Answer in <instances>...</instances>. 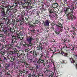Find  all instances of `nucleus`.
I'll return each mask as SVG.
<instances>
[{
  "mask_svg": "<svg viewBox=\"0 0 77 77\" xmlns=\"http://www.w3.org/2000/svg\"><path fill=\"white\" fill-rule=\"evenodd\" d=\"M0 8H1L0 9V13L2 16H5L6 14L7 15H8V16L9 15V16H12V14L11 13H12V11H10L8 12V11H7V10L6 11V8L4 7L3 5H2V4H0Z\"/></svg>",
  "mask_w": 77,
  "mask_h": 77,
  "instance_id": "nucleus-1",
  "label": "nucleus"
},
{
  "mask_svg": "<svg viewBox=\"0 0 77 77\" xmlns=\"http://www.w3.org/2000/svg\"><path fill=\"white\" fill-rule=\"evenodd\" d=\"M16 21H19L20 25H22V24H23L24 22H25V24H28V25L29 23H31L30 21V19L29 17H25L24 19V16L22 15L21 16V17L20 18L18 19H17Z\"/></svg>",
  "mask_w": 77,
  "mask_h": 77,
  "instance_id": "nucleus-2",
  "label": "nucleus"
},
{
  "mask_svg": "<svg viewBox=\"0 0 77 77\" xmlns=\"http://www.w3.org/2000/svg\"><path fill=\"white\" fill-rule=\"evenodd\" d=\"M26 41L29 43V44L27 45H26V47H32L33 44L32 43V40H34V37L32 36H28L26 38Z\"/></svg>",
  "mask_w": 77,
  "mask_h": 77,
  "instance_id": "nucleus-3",
  "label": "nucleus"
},
{
  "mask_svg": "<svg viewBox=\"0 0 77 77\" xmlns=\"http://www.w3.org/2000/svg\"><path fill=\"white\" fill-rule=\"evenodd\" d=\"M20 35H21V34L18 33L15 35H12L11 41L14 43H17V40H18L20 38Z\"/></svg>",
  "mask_w": 77,
  "mask_h": 77,
  "instance_id": "nucleus-4",
  "label": "nucleus"
},
{
  "mask_svg": "<svg viewBox=\"0 0 77 77\" xmlns=\"http://www.w3.org/2000/svg\"><path fill=\"white\" fill-rule=\"evenodd\" d=\"M37 63L38 64L36 65V68H39L40 67V65L41 63L43 64V66H45V60H44L41 59V58H39L38 60L37 61Z\"/></svg>",
  "mask_w": 77,
  "mask_h": 77,
  "instance_id": "nucleus-5",
  "label": "nucleus"
},
{
  "mask_svg": "<svg viewBox=\"0 0 77 77\" xmlns=\"http://www.w3.org/2000/svg\"><path fill=\"white\" fill-rule=\"evenodd\" d=\"M27 0H17L16 2L19 5H22V7L26 3V2H27Z\"/></svg>",
  "mask_w": 77,
  "mask_h": 77,
  "instance_id": "nucleus-6",
  "label": "nucleus"
},
{
  "mask_svg": "<svg viewBox=\"0 0 77 77\" xmlns=\"http://www.w3.org/2000/svg\"><path fill=\"white\" fill-rule=\"evenodd\" d=\"M38 23L39 20H35L34 22H31V23H29V27H34L35 26V24H38Z\"/></svg>",
  "mask_w": 77,
  "mask_h": 77,
  "instance_id": "nucleus-7",
  "label": "nucleus"
},
{
  "mask_svg": "<svg viewBox=\"0 0 77 77\" xmlns=\"http://www.w3.org/2000/svg\"><path fill=\"white\" fill-rule=\"evenodd\" d=\"M20 62L22 63H24V64H25V66L26 68H28V67L30 66V64L27 63V61H26L24 59L23 60H20Z\"/></svg>",
  "mask_w": 77,
  "mask_h": 77,
  "instance_id": "nucleus-8",
  "label": "nucleus"
},
{
  "mask_svg": "<svg viewBox=\"0 0 77 77\" xmlns=\"http://www.w3.org/2000/svg\"><path fill=\"white\" fill-rule=\"evenodd\" d=\"M15 44V43L11 42V43L9 44V48L11 49H12L14 51H15L16 50V48L14 47V45Z\"/></svg>",
  "mask_w": 77,
  "mask_h": 77,
  "instance_id": "nucleus-9",
  "label": "nucleus"
},
{
  "mask_svg": "<svg viewBox=\"0 0 77 77\" xmlns=\"http://www.w3.org/2000/svg\"><path fill=\"white\" fill-rule=\"evenodd\" d=\"M50 21L49 20H47L46 21L42 23V25L43 26H44V27H48L50 26Z\"/></svg>",
  "mask_w": 77,
  "mask_h": 77,
  "instance_id": "nucleus-10",
  "label": "nucleus"
},
{
  "mask_svg": "<svg viewBox=\"0 0 77 77\" xmlns=\"http://www.w3.org/2000/svg\"><path fill=\"white\" fill-rule=\"evenodd\" d=\"M10 60L11 62H14L15 61H18V60L17 57H15V56H12L10 57Z\"/></svg>",
  "mask_w": 77,
  "mask_h": 77,
  "instance_id": "nucleus-11",
  "label": "nucleus"
},
{
  "mask_svg": "<svg viewBox=\"0 0 77 77\" xmlns=\"http://www.w3.org/2000/svg\"><path fill=\"white\" fill-rule=\"evenodd\" d=\"M63 48H65V50L67 53H70V51L71 50V48L67 47V46L66 45H65V46L63 47Z\"/></svg>",
  "mask_w": 77,
  "mask_h": 77,
  "instance_id": "nucleus-12",
  "label": "nucleus"
},
{
  "mask_svg": "<svg viewBox=\"0 0 77 77\" xmlns=\"http://www.w3.org/2000/svg\"><path fill=\"white\" fill-rule=\"evenodd\" d=\"M29 6V5L28 6V5H27V4L26 3L25 4H24V5L22 7V8H23L24 9H26V11H29V7H30Z\"/></svg>",
  "mask_w": 77,
  "mask_h": 77,
  "instance_id": "nucleus-13",
  "label": "nucleus"
},
{
  "mask_svg": "<svg viewBox=\"0 0 77 77\" xmlns=\"http://www.w3.org/2000/svg\"><path fill=\"white\" fill-rule=\"evenodd\" d=\"M7 8V11H9L10 10H12V11H14V6H11L10 5H9L8 6L6 7Z\"/></svg>",
  "mask_w": 77,
  "mask_h": 77,
  "instance_id": "nucleus-14",
  "label": "nucleus"
},
{
  "mask_svg": "<svg viewBox=\"0 0 77 77\" xmlns=\"http://www.w3.org/2000/svg\"><path fill=\"white\" fill-rule=\"evenodd\" d=\"M5 55V52L3 51V50L0 49V56L1 57H3Z\"/></svg>",
  "mask_w": 77,
  "mask_h": 77,
  "instance_id": "nucleus-15",
  "label": "nucleus"
},
{
  "mask_svg": "<svg viewBox=\"0 0 77 77\" xmlns=\"http://www.w3.org/2000/svg\"><path fill=\"white\" fill-rule=\"evenodd\" d=\"M59 6V5H58V3H54L52 5V7L53 8H57Z\"/></svg>",
  "mask_w": 77,
  "mask_h": 77,
  "instance_id": "nucleus-16",
  "label": "nucleus"
},
{
  "mask_svg": "<svg viewBox=\"0 0 77 77\" xmlns=\"http://www.w3.org/2000/svg\"><path fill=\"white\" fill-rule=\"evenodd\" d=\"M37 48L38 50H40L41 51H42V49L43 48L42 47V45H38L37 46Z\"/></svg>",
  "mask_w": 77,
  "mask_h": 77,
  "instance_id": "nucleus-17",
  "label": "nucleus"
},
{
  "mask_svg": "<svg viewBox=\"0 0 77 77\" xmlns=\"http://www.w3.org/2000/svg\"><path fill=\"white\" fill-rule=\"evenodd\" d=\"M5 24L6 25L8 26V27H10V24H12L11 23V21L9 20H8L5 21Z\"/></svg>",
  "mask_w": 77,
  "mask_h": 77,
  "instance_id": "nucleus-18",
  "label": "nucleus"
},
{
  "mask_svg": "<svg viewBox=\"0 0 77 77\" xmlns=\"http://www.w3.org/2000/svg\"><path fill=\"white\" fill-rule=\"evenodd\" d=\"M17 51V49L15 51H9V52L8 53V54H11V55H13V54H15V53H16V51Z\"/></svg>",
  "mask_w": 77,
  "mask_h": 77,
  "instance_id": "nucleus-19",
  "label": "nucleus"
},
{
  "mask_svg": "<svg viewBox=\"0 0 77 77\" xmlns=\"http://www.w3.org/2000/svg\"><path fill=\"white\" fill-rule=\"evenodd\" d=\"M62 31H63V26H62L61 27V29H60V31L59 32H57V31H55V33H56L57 35H59V33H62Z\"/></svg>",
  "mask_w": 77,
  "mask_h": 77,
  "instance_id": "nucleus-20",
  "label": "nucleus"
},
{
  "mask_svg": "<svg viewBox=\"0 0 77 77\" xmlns=\"http://www.w3.org/2000/svg\"><path fill=\"white\" fill-rule=\"evenodd\" d=\"M1 65V66L2 67L1 68H3V66H6V68H9L10 67V64H9V63H5V64L4 65H3V66L2 67V65L0 64Z\"/></svg>",
  "mask_w": 77,
  "mask_h": 77,
  "instance_id": "nucleus-21",
  "label": "nucleus"
},
{
  "mask_svg": "<svg viewBox=\"0 0 77 77\" xmlns=\"http://www.w3.org/2000/svg\"><path fill=\"white\" fill-rule=\"evenodd\" d=\"M69 59L70 60H71V63H73V64L74 65V66H75V64L76 65L77 64V63H75V60H74V59H73V58H72L71 59L72 60L71 61V58H69Z\"/></svg>",
  "mask_w": 77,
  "mask_h": 77,
  "instance_id": "nucleus-22",
  "label": "nucleus"
},
{
  "mask_svg": "<svg viewBox=\"0 0 77 77\" xmlns=\"http://www.w3.org/2000/svg\"><path fill=\"white\" fill-rule=\"evenodd\" d=\"M56 26H58V27H60V29H61L62 27H63V26H62V25L61 23L59 22L57 23L56 24Z\"/></svg>",
  "mask_w": 77,
  "mask_h": 77,
  "instance_id": "nucleus-23",
  "label": "nucleus"
},
{
  "mask_svg": "<svg viewBox=\"0 0 77 77\" xmlns=\"http://www.w3.org/2000/svg\"><path fill=\"white\" fill-rule=\"evenodd\" d=\"M38 53H36V51L35 50V49L33 50V54L34 57H37V54Z\"/></svg>",
  "mask_w": 77,
  "mask_h": 77,
  "instance_id": "nucleus-24",
  "label": "nucleus"
},
{
  "mask_svg": "<svg viewBox=\"0 0 77 77\" xmlns=\"http://www.w3.org/2000/svg\"><path fill=\"white\" fill-rule=\"evenodd\" d=\"M72 59H74L75 60H76L77 59V54H73L72 55Z\"/></svg>",
  "mask_w": 77,
  "mask_h": 77,
  "instance_id": "nucleus-25",
  "label": "nucleus"
},
{
  "mask_svg": "<svg viewBox=\"0 0 77 77\" xmlns=\"http://www.w3.org/2000/svg\"><path fill=\"white\" fill-rule=\"evenodd\" d=\"M51 2H52V0H47V3L48 6L50 5Z\"/></svg>",
  "mask_w": 77,
  "mask_h": 77,
  "instance_id": "nucleus-26",
  "label": "nucleus"
},
{
  "mask_svg": "<svg viewBox=\"0 0 77 77\" xmlns=\"http://www.w3.org/2000/svg\"><path fill=\"white\" fill-rule=\"evenodd\" d=\"M8 19V17L7 16H5V15L3 16V17H2V18H0V20H2V21H3V20H4L5 21H6V20Z\"/></svg>",
  "mask_w": 77,
  "mask_h": 77,
  "instance_id": "nucleus-27",
  "label": "nucleus"
},
{
  "mask_svg": "<svg viewBox=\"0 0 77 77\" xmlns=\"http://www.w3.org/2000/svg\"><path fill=\"white\" fill-rule=\"evenodd\" d=\"M13 6L14 8H17L18 7V4H17V2H14L13 3Z\"/></svg>",
  "mask_w": 77,
  "mask_h": 77,
  "instance_id": "nucleus-28",
  "label": "nucleus"
},
{
  "mask_svg": "<svg viewBox=\"0 0 77 77\" xmlns=\"http://www.w3.org/2000/svg\"><path fill=\"white\" fill-rule=\"evenodd\" d=\"M19 19H16V22L15 21L14 22H12L11 23V24H12V25H13V26H14V25H15V26H16L17 25V22H20L19 21H17V20H18V19H19Z\"/></svg>",
  "mask_w": 77,
  "mask_h": 77,
  "instance_id": "nucleus-29",
  "label": "nucleus"
},
{
  "mask_svg": "<svg viewBox=\"0 0 77 77\" xmlns=\"http://www.w3.org/2000/svg\"><path fill=\"white\" fill-rule=\"evenodd\" d=\"M17 51H18L17 50H16L15 54L17 56V57H20V56H22L21 54H20L17 53Z\"/></svg>",
  "mask_w": 77,
  "mask_h": 77,
  "instance_id": "nucleus-30",
  "label": "nucleus"
},
{
  "mask_svg": "<svg viewBox=\"0 0 77 77\" xmlns=\"http://www.w3.org/2000/svg\"><path fill=\"white\" fill-rule=\"evenodd\" d=\"M40 57H39V58H40L41 59H42V58H43V57H44V53H42L40 56Z\"/></svg>",
  "mask_w": 77,
  "mask_h": 77,
  "instance_id": "nucleus-31",
  "label": "nucleus"
},
{
  "mask_svg": "<svg viewBox=\"0 0 77 77\" xmlns=\"http://www.w3.org/2000/svg\"><path fill=\"white\" fill-rule=\"evenodd\" d=\"M30 2H32V0H26V3L28 5V6H30L29 4L30 3Z\"/></svg>",
  "mask_w": 77,
  "mask_h": 77,
  "instance_id": "nucleus-32",
  "label": "nucleus"
},
{
  "mask_svg": "<svg viewBox=\"0 0 77 77\" xmlns=\"http://www.w3.org/2000/svg\"><path fill=\"white\" fill-rule=\"evenodd\" d=\"M25 56H26L27 57H29V54H28V51L26 49L25 50Z\"/></svg>",
  "mask_w": 77,
  "mask_h": 77,
  "instance_id": "nucleus-33",
  "label": "nucleus"
},
{
  "mask_svg": "<svg viewBox=\"0 0 77 77\" xmlns=\"http://www.w3.org/2000/svg\"><path fill=\"white\" fill-rule=\"evenodd\" d=\"M60 6L61 8H63L65 6V5L63 4V3L61 2L60 3Z\"/></svg>",
  "mask_w": 77,
  "mask_h": 77,
  "instance_id": "nucleus-34",
  "label": "nucleus"
},
{
  "mask_svg": "<svg viewBox=\"0 0 77 77\" xmlns=\"http://www.w3.org/2000/svg\"><path fill=\"white\" fill-rule=\"evenodd\" d=\"M7 31H8L6 29H3L1 32H4V33H6V32H7Z\"/></svg>",
  "mask_w": 77,
  "mask_h": 77,
  "instance_id": "nucleus-35",
  "label": "nucleus"
},
{
  "mask_svg": "<svg viewBox=\"0 0 77 77\" xmlns=\"http://www.w3.org/2000/svg\"><path fill=\"white\" fill-rule=\"evenodd\" d=\"M69 18H70V20H74V16L72 15L69 16Z\"/></svg>",
  "mask_w": 77,
  "mask_h": 77,
  "instance_id": "nucleus-36",
  "label": "nucleus"
},
{
  "mask_svg": "<svg viewBox=\"0 0 77 77\" xmlns=\"http://www.w3.org/2000/svg\"><path fill=\"white\" fill-rule=\"evenodd\" d=\"M5 72V73H7L9 71V70L8 69V68H6L4 70Z\"/></svg>",
  "mask_w": 77,
  "mask_h": 77,
  "instance_id": "nucleus-37",
  "label": "nucleus"
},
{
  "mask_svg": "<svg viewBox=\"0 0 77 77\" xmlns=\"http://www.w3.org/2000/svg\"><path fill=\"white\" fill-rule=\"evenodd\" d=\"M8 59L6 58V57H4V59L3 60H2V61H3L5 62V61H8Z\"/></svg>",
  "mask_w": 77,
  "mask_h": 77,
  "instance_id": "nucleus-38",
  "label": "nucleus"
},
{
  "mask_svg": "<svg viewBox=\"0 0 77 77\" xmlns=\"http://www.w3.org/2000/svg\"><path fill=\"white\" fill-rule=\"evenodd\" d=\"M48 70L47 69V68H45V71L44 72V73H48Z\"/></svg>",
  "mask_w": 77,
  "mask_h": 77,
  "instance_id": "nucleus-39",
  "label": "nucleus"
},
{
  "mask_svg": "<svg viewBox=\"0 0 77 77\" xmlns=\"http://www.w3.org/2000/svg\"><path fill=\"white\" fill-rule=\"evenodd\" d=\"M64 44H65L66 43H68V38H65L64 40Z\"/></svg>",
  "mask_w": 77,
  "mask_h": 77,
  "instance_id": "nucleus-40",
  "label": "nucleus"
},
{
  "mask_svg": "<svg viewBox=\"0 0 77 77\" xmlns=\"http://www.w3.org/2000/svg\"><path fill=\"white\" fill-rule=\"evenodd\" d=\"M46 63H47V66L48 67V68H50V64H49L48 65V60H47L46 62Z\"/></svg>",
  "mask_w": 77,
  "mask_h": 77,
  "instance_id": "nucleus-41",
  "label": "nucleus"
},
{
  "mask_svg": "<svg viewBox=\"0 0 77 77\" xmlns=\"http://www.w3.org/2000/svg\"><path fill=\"white\" fill-rule=\"evenodd\" d=\"M72 14H71L70 13H69L68 14H66V17H70V16H71V15H72Z\"/></svg>",
  "mask_w": 77,
  "mask_h": 77,
  "instance_id": "nucleus-42",
  "label": "nucleus"
},
{
  "mask_svg": "<svg viewBox=\"0 0 77 77\" xmlns=\"http://www.w3.org/2000/svg\"><path fill=\"white\" fill-rule=\"evenodd\" d=\"M0 63H2V64H4L5 62L3 61L2 59L0 58Z\"/></svg>",
  "mask_w": 77,
  "mask_h": 77,
  "instance_id": "nucleus-43",
  "label": "nucleus"
},
{
  "mask_svg": "<svg viewBox=\"0 0 77 77\" xmlns=\"http://www.w3.org/2000/svg\"><path fill=\"white\" fill-rule=\"evenodd\" d=\"M32 32V34H35V29H32L31 30V32Z\"/></svg>",
  "mask_w": 77,
  "mask_h": 77,
  "instance_id": "nucleus-44",
  "label": "nucleus"
},
{
  "mask_svg": "<svg viewBox=\"0 0 77 77\" xmlns=\"http://www.w3.org/2000/svg\"><path fill=\"white\" fill-rule=\"evenodd\" d=\"M5 47L7 48V50H9L10 49L9 44L8 45H6Z\"/></svg>",
  "mask_w": 77,
  "mask_h": 77,
  "instance_id": "nucleus-45",
  "label": "nucleus"
},
{
  "mask_svg": "<svg viewBox=\"0 0 77 77\" xmlns=\"http://www.w3.org/2000/svg\"><path fill=\"white\" fill-rule=\"evenodd\" d=\"M54 69L55 72H59V70H58L57 69H56V68H54Z\"/></svg>",
  "mask_w": 77,
  "mask_h": 77,
  "instance_id": "nucleus-46",
  "label": "nucleus"
},
{
  "mask_svg": "<svg viewBox=\"0 0 77 77\" xmlns=\"http://www.w3.org/2000/svg\"><path fill=\"white\" fill-rule=\"evenodd\" d=\"M9 57H10V56H9V54H7V55H6V58L7 59H10V58H9Z\"/></svg>",
  "mask_w": 77,
  "mask_h": 77,
  "instance_id": "nucleus-47",
  "label": "nucleus"
},
{
  "mask_svg": "<svg viewBox=\"0 0 77 77\" xmlns=\"http://www.w3.org/2000/svg\"><path fill=\"white\" fill-rule=\"evenodd\" d=\"M20 33V34L19 35V39H20V40H23V37H20V36H22V35L21 34V33Z\"/></svg>",
  "mask_w": 77,
  "mask_h": 77,
  "instance_id": "nucleus-48",
  "label": "nucleus"
},
{
  "mask_svg": "<svg viewBox=\"0 0 77 77\" xmlns=\"http://www.w3.org/2000/svg\"><path fill=\"white\" fill-rule=\"evenodd\" d=\"M0 27L1 28H3V23H0Z\"/></svg>",
  "mask_w": 77,
  "mask_h": 77,
  "instance_id": "nucleus-49",
  "label": "nucleus"
},
{
  "mask_svg": "<svg viewBox=\"0 0 77 77\" xmlns=\"http://www.w3.org/2000/svg\"><path fill=\"white\" fill-rule=\"evenodd\" d=\"M35 8H34L33 10L32 11V12H31L32 14H33V15L35 14Z\"/></svg>",
  "mask_w": 77,
  "mask_h": 77,
  "instance_id": "nucleus-50",
  "label": "nucleus"
},
{
  "mask_svg": "<svg viewBox=\"0 0 77 77\" xmlns=\"http://www.w3.org/2000/svg\"><path fill=\"white\" fill-rule=\"evenodd\" d=\"M44 44H45V45L46 46H47L48 45V41H46V42H44Z\"/></svg>",
  "mask_w": 77,
  "mask_h": 77,
  "instance_id": "nucleus-51",
  "label": "nucleus"
},
{
  "mask_svg": "<svg viewBox=\"0 0 77 77\" xmlns=\"http://www.w3.org/2000/svg\"><path fill=\"white\" fill-rule=\"evenodd\" d=\"M28 15H29V16H31L32 15V12L30 11L28 13Z\"/></svg>",
  "mask_w": 77,
  "mask_h": 77,
  "instance_id": "nucleus-52",
  "label": "nucleus"
},
{
  "mask_svg": "<svg viewBox=\"0 0 77 77\" xmlns=\"http://www.w3.org/2000/svg\"><path fill=\"white\" fill-rule=\"evenodd\" d=\"M18 28L17 26H14V30H18Z\"/></svg>",
  "mask_w": 77,
  "mask_h": 77,
  "instance_id": "nucleus-53",
  "label": "nucleus"
},
{
  "mask_svg": "<svg viewBox=\"0 0 77 77\" xmlns=\"http://www.w3.org/2000/svg\"><path fill=\"white\" fill-rule=\"evenodd\" d=\"M77 5H76L74 6V7H73L72 8V9L73 10H74V8L75 9H77V4H76Z\"/></svg>",
  "mask_w": 77,
  "mask_h": 77,
  "instance_id": "nucleus-54",
  "label": "nucleus"
},
{
  "mask_svg": "<svg viewBox=\"0 0 77 77\" xmlns=\"http://www.w3.org/2000/svg\"><path fill=\"white\" fill-rule=\"evenodd\" d=\"M14 32H15V29H14L11 28V33H14Z\"/></svg>",
  "mask_w": 77,
  "mask_h": 77,
  "instance_id": "nucleus-55",
  "label": "nucleus"
},
{
  "mask_svg": "<svg viewBox=\"0 0 77 77\" xmlns=\"http://www.w3.org/2000/svg\"><path fill=\"white\" fill-rule=\"evenodd\" d=\"M65 28H66L67 30H69V29H70V28H69V27H68L67 26H65Z\"/></svg>",
  "mask_w": 77,
  "mask_h": 77,
  "instance_id": "nucleus-56",
  "label": "nucleus"
},
{
  "mask_svg": "<svg viewBox=\"0 0 77 77\" xmlns=\"http://www.w3.org/2000/svg\"><path fill=\"white\" fill-rule=\"evenodd\" d=\"M2 49H3L5 51V48H6V45H3L2 47Z\"/></svg>",
  "mask_w": 77,
  "mask_h": 77,
  "instance_id": "nucleus-57",
  "label": "nucleus"
},
{
  "mask_svg": "<svg viewBox=\"0 0 77 77\" xmlns=\"http://www.w3.org/2000/svg\"><path fill=\"white\" fill-rule=\"evenodd\" d=\"M49 12H50V14H52V13H53V9H50Z\"/></svg>",
  "mask_w": 77,
  "mask_h": 77,
  "instance_id": "nucleus-58",
  "label": "nucleus"
},
{
  "mask_svg": "<svg viewBox=\"0 0 77 77\" xmlns=\"http://www.w3.org/2000/svg\"><path fill=\"white\" fill-rule=\"evenodd\" d=\"M18 10H17V9H14L12 11H13L15 13V12H17V11Z\"/></svg>",
  "mask_w": 77,
  "mask_h": 77,
  "instance_id": "nucleus-59",
  "label": "nucleus"
},
{
  "mask_svg": "<svg viewBox=\"0 0 77 77\" xmlns=\"http://www.w3.org/2000/svg\"><path fill=\"white\" fill-rule=\"evenodd\" d=\"M12 21H11V23H14V22H15V19H14V18L13 17L12 18Z\"/></svg>",
  "mask_w": 77,
  "mask_h": 77,
  "instance_id": "nucleus-60",
  "label": "nucleus"
},
{
  "mask_svg": "<svg viewBox=\"0 0 77 77\" xmlns=\"http://www.w3.org/2000/svg\"><path fill=\"white\" fill-rule=\"evenodd\" d=\"M69 47H72V43L71 42L69 43Z\"/></svg>",
  "mask_w": 77,
  "mask_h": 77,
  "instance_id": "nucleus-61",
  "label": "nucleus"
},
{
  "mask_svg": "<svg viewBox=\"0 0 77 77\" xmlns=\"http://www.w3.org/2000/svg\"><path fill=\"white\" fill-rule=\"evenodd\" d=\"M29 52H30L29 53H30V54H33V51H30Z\"/></svg>",
  "mask_w": 77,
  "mask_h": 77,
  "instance_id": "nucleus-62",
  "label": "nucleus"
},
{
  "mask_svg": "<svg viewBox=\"0 0 77 77\" xmlns=\"http://www.w3.org/2000/svg\"><path fill=\"white\" fill-rule=\"evenodd\" d=\"M75 29H76L75 27L74 26L73 28V32H75Z\"/></svg>",
  "mask_w": 77,
  "mask_h": 77,
  "instance_id": "nucleus-63",
  "label": "nucleus"
},
{
  "mask_svg": "<svg viewBox=\"0 0 77 77\" xmlns=\"http://www.w3.org/2000/svg\"><path fill=\"white\" fill-rule=\"evenodd\" d=\"M28 61L29 62H32V60L31 59H29V60H28Z\"/></svg>",
  "mask_w": 77,
  "mask_h": 77,
  "instance_id": "nucleus-64",
  "label": "nucleus"
}]
</instances>
